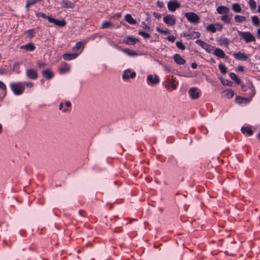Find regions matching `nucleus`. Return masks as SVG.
Instances as JSON below:
<instances>
[{"mask_svg":"<svg viewBox=\"0 0 260 260\" xmlns=\"http://www.w3.org/2000/svg\"><path fill=\"white\" fill-rule=\"evenodd\" d=\"M11 90L14 94L19 95L23 93L25 87L22 82H13L10 85Z\"/></svg>","mask_w":260,"mask_h":260,"instance_id":"nucleus-1","label":"nucleus"},{"mask_svg":"<svg viewBox=\"0 0 260 260\" xmlns=\"http://www.w3.org/2000/svg\"><path fill=\"white\" fill-rule=\"evenodd\" d=\"M238 33L243 40H245L247 43L255 41V38L253 35L249 31H242L238 30Z\"/></svg>","mask_w":260,"mask_h":260,"instance_id":"nucleus-2","label":"nucleus"},{"mask_svg":"<svg viewBox=\"0 0 260 260\" xmlns=\"http://www.w3.org/2000/svg\"><path fill=\"white\" fill-rule=\"evenodd\" d=\"M185 16L190 23L198 24L200 22V17L194 12H187Z\"/></svg>","mask_w":260,"mask_h":260,"instance_id":"nucleus-3","label":"nucleus"},{"mask_svg":"<svg viewBox=\"0 0 260 260\" xmlns=\"http://www.w3.org/2000/svg\"><path fill=\"white\" fill-rule=\"evenodd\" d=\"M164 22L168 25L173 26L175 24L176 19L173 15L168 14L163 18Z\"/></svg>","mask_w":260,"mask_h":260,"instance_id":"nucleus-4","label":"nucleus"},{"mask_svg":"<svg viewBox=\"0 0 260 260\" xmlns=\"http://www.w3.org/2000/svg\"><path fill=\"white\" fill-rule=\"evenodd\" d=\"M180 7V4L177 1H170L168 3V8L171 12H174Z\"/></svg>","mask_w":260,"mask_h":260,"instance_id":"nucleus-5","label":"nucleus"},{"mask_svg":"<svg viewBox=\"0 0 260 260\" xmlns=\"http://www.w3.org/2000/svg\"><path fill=\"white\" fill-rule=\"evenodd\" d=\"M139 41V39L133 36H129L123 39V43L128 45H134L136 43L138 42Z\"/></svg>","mask_w":260,"mask_h":260,"instance_id":"nucleus-6","label":"nucleus"},{"mask_svg":"<svg viewBox=\"0 0 260 260\" xmlns=\"http://www.w3.org/2000/svg\"><path fill=\"white\" fill-rule=\"evenodd\" d=\"M147 81L149 85L157 84L159 82V78L157 75H149L147 77Z\"/></svg>","mask_w":260,"mask_h":260,"instance_id":"nucleus-7","label":"nucleus"},{"mask_svg":"<svg viewBox=\"0 0 260 260\" xmlns=\"http://www.w3.org/2000/svg\"><path fill=\"white\" fill-rule=\"evenodd\" d=\"M188 94L190 97L192 99H198L200 96V92L198 91V88L192 87L188 90Z\"/></svg>","mask_w":260,"mask_h":260,"instance_id":"nucleus-8","label":"nucleus"},{"mask_svg":"<svg viewBox=\"0 0 260 260\" xmlns=\"http://www.w3.org/2000/svg\"><path fill=\"white\" fill-rule=\"evenodd\" d=\"M201 34L199 32L197 31H188L184 32L182 36L186 37L187 39H193L198 38L200 36Z\"/></svg>","mask_w":260,"mask_h":260,"instance_id":"nucleus-9","label":"nucleus"},{"mask_svg":"<svg viewBox=\"0 0 260 260\" xmlns=\"http://www.w3.org/2000/svg\"><path fill=\"white\" fill-rule=\"evenodd\" d=\"M136 74L135 72H131V70H126L123 72L122 75V79L125 81L128 80L129 78L134 79L135 78Z\"/></svg>","mask_w":260,"mask_h":260,"instance_id":"nucleus-10","label":"nucleus"},{"mask_svg":"<svg viewBox=\"0 0 260 260\" xmlns=\"http://www.w3.org/2000/svg\"><path fill=\"white\" fill-rule=\"evenodd\" d=\"M26 76L28 78L33 80L36 79L38 78L37 72L31 69L26 70Z\"/></svg>","mask_w":260,"mask_h":260,"instance_id":"nucleus-11","label":"nucleus"},{"mask_svg":"<svg viewBox=\"0 0 260 260\" xmlns=\"http://www.w3.org/2000/svg\"><path fill=\"white\" fill-rule=\"evenodd\" d=\"M49 22L54 23L55 25L63 27L66 26L67 23L66 21L63 19L62 20H59L58 19H56L55 18H50Z\"/></svg>","mask_w":260,"mask_h":260,"instance_id":"nucleus-12","label":"nucleus"},{"mask_svg":"<svg viewBox=\"0 0 260 260\" xmlns=\"http://www.w3.org/2000/svg\"><path fill=\"white\" fill-rule=\"evenodd\" d=\"M230 11V9L228 7L224 6H219L216 9L217 13L223 15L229 14Z\"/></svg>","mask_w":260,"mask_h":260,"instance_id":"nucleus-13","label":"nucleus"},{"mask_svg":"<svg viewBox=\"0 0 260 260\" xmlns=\"http://www.w3.org/2000/svg\"><path fill=\"white\" fill-rule=\"evenodd\" d=\"M233 56L236 59L239 60H246L248 58V57L246 54L241 52L234 53Z\"/></svg>","mask_w":260,"mask_h":260,"instance_id":"nucleus-14","label":"nucleus"},{"mask_svg":"<svg viewBox=\"0 0 260 260\" xmlns=\"http://www.w3.org/2000/svg\"><path fill=\"white\" fill-rule=\"evenodd\" d=\"M42 76L47 80H50L53 77L54 74L49 69H47L42 72Z\"/></svg>","mask_w":260,"mask_h":260,"instance_id":"nucleus-15","label":"nucleus"},{"mask_svg":"<svg viewBox=\"0 0 260 260\" xmlns=\"http://www.w3.org/2000/svg\"><path fill=\"white\" fill-rule=\"evenodd\" d=\"M79 55L78 53H64L62 57L64 60H70L76 58Z\"/></svg>","mask_w":260,"mask_h":260,"instance_id":"nucleus-16","label":"nucleus"},{"mask_svg":"<svg viewBox=\"0 0 260 260\" xmlns=\"http://www.w3.org/2000/svg\"><path fill=\"white\" fill-rule=\"evenodd\" d=\"M173 58L176 63L179 65H183L185 63L186 61L178 54L174 55Z\"/></svg>","mask_w":260,"mask_h":260,"instance_id":"nucleus-17","label":"nucleus"},{"mask_svg":"<svg viewBox=\"0 0 260 260\" xmlns=\"http://www.w3.org/2000/svg\"><path fill=\"white\" fill-rule=\"evenodd\" d=\"M74 6V3L69 0H63L61 3V6L64 8H73Z\"/></svg>","mask_w":260,"mask_h":260,"instance_id":"nucleus-18","label":"nucleus"},{"mask_svg":"<svg viewBox=\"0 0 260 260\" xmlns=\"http://www.w3.org/2000/svg\"><path fill=\"white\" fill-rule=\"evenodd\" d=\"M20 48L21 49H24L27 51H32L35 49L36 47L32 43H28L25 45L20 46Z\"/></svg>","mask_w":260,"mask_h":260,"instance_id":"nucleus-19","label":"nucleus"},{"mask_svg":"<svg viewBox=\"0 0 260 260\" xmlns=\"http://www.w3.org/2000/svg\"><path fill=\"white\" fill-rule=\"evenodd\" d=\"M214 54L216 56L221 58H223L225 57V54L224 51L220 48L215 49V50H214Z\"/></svg>","mask_w":260,"mask_h":260,"instance_id":"nucleus-20","label":"nucleus"},{"mask_svg":"<svg viewBox=\"0 0 260 260\" xmlns=\"http://www.w3.org/2000/svg\"><path fill=\"white\" fill-rule=\"evenodd\" d=\"M175 79L174 78H171L170 80V83L166 85V88L168 90H169L170 87H171L173 89H175L177 86L175 84Z\"/></svg>","mask_w":260,"mask_h":260,"instance_id":"nucleus-21","label":"nucleus"},{"mask_svg":"<svg viewBox=\"0 0 260 260\" xmlns=\"http://www.w3.org/2000/svg\"><path fill=\"white\" fill-rule=\"evenodd\" d=\"M70 70V66L66 63L59 68V72L60 74H62L66 72H68Z\"/></svg>","mask_w":260,"mask_h":260,"instance_id":"nucleus-22","label":"nucleus"},{"mask_svg":"<svg viewBox=\"0 0 260 260\" xmlns=\"http://www.w3.org/2000/svg\"><path fill=\"white\" fill-rule=\"evenodd\" d=\"M125 20L129 24L134 25L137 23V21L134 19L131 15L126 14L124 17Z\"/></svg>","mask_w":260,"mask_h":260,"instance_id":"nucleus-23","label":"nucleus"},{"mask_svg":"<svg viewBox=\"0 0 260 260\" xmlns=\"http://www.w3.org/2000/svg\"><path fill=\"white\" fill-rule=\"evenodd\" d=\"M221 20L224 22V23H226L227 24H229L231 23V21L232 20V17L230 16L229 14H227L224 15H222L221 17Z\"/></svg>","mask_w":260,"mask_h":260,"instance_id":"nucleus-24","label":"nucleus"},{"mask_svg":"<svg viewBox=\"0 0 260 260\" xmlns=\"http://www.w3.org/2000/svg\"><path fill=\"white\" fill-rule=\"evenodd\" d=\"M241 131L242 133H246L248 136H252L253 134L252 130L248 127L243 126L241 128Z\"/></svg>","mask_w":260,"mask_h":260,"instance_id":"nucleus-25","label":"nucleus"},{"mask_svg":"<svg viewBox=\"0 0 260 260\" xmlns=\"http://www.w3.org/2000/svg\"><path fill=\"white\" fill-rule=\"evenodd\" d=\"M121 51L126 53V54H127L128 56H137L138 55V53H136V52H134L133 51H132V50L129 49H122L121 50Z\"/></svg>","mask_w":260,"mask_h":260,"instance_id":"nucleus-26","label":"nucleus"},{"mask_svg":"<svg viewBox=\"0 0 260 260\" xmlns=\"http://www.w3.org/2000/svg\"><path fill=\"white\" fill-rule=\"evenodd\" d=\"M230 76L232 79H233L235 82L237 84H240L241 83V80L238 78L237 75L234 73H231Z\"/></svg>","mask_w":260,"mask_h":260,"instance_id":"nucleus-27","label":"nucleus"},{"mask_svg":"<svg viewBox=\"0 0 260 260\" xmlns=\"http://www.w3.org/2000/svg\"><path fill=\"white\" fill-rule=\"evenodd\" d=\"M224 96L228 99H231L234 95V92L231 89H227L224 91Z\"/></svg>","mask_w":260,"mask_h":260,"instance_id":"nucleus-28","label":"nucleus"},{"mask_svg":"<svg viewBox=\"0 0 260 260\" xmlns=\"http://www.w3.org/2000/svg\"><path fill=\"white\" fill-rule=\"evenodd\" d=\"M43 0H27L26 1V8L27 10H29V7L34 5L35 4H36L37 2H41Z\"/></svg>","mask_w":260,"mask_h":260,"instance_id":"nucleus-29","label":"nucleus"},{"mask_svg":"<svg viewBox=\"0 0 260 260\" xmlns=\"http://www.w3.org/2000/svg\"><path fill=\"white\" fill-rule=\"evenodd\" d=\"M232 9L236 13H240L242 11L241 7L238 3H234L232 5Z\"/></svg>","mask_w":260,"mask_h":260,"instance_id":"nucleus-30","label":"nucleus"},{"mask_svg":"<svg viewBox=\"0 0 260 260\" xmlns=\"http://www.w3.org/2000/svg\"><path fill=\"white\" fill-rule=\"evenodd\" d=\"M235 20L237 23H242L246 19V17L237 15L234 17Z\"/></svg>","mask_w":260,"mask_h":260,"instance_id":"nucleus-31","label":"nucleus"},{"mask_svg":"<svg viewBox=\"0 0 260 260\" xmlns=\"http://www.w3.org/2000/svg\"><path fill=\"white\" fill-rule=\"evenodd\" d=\"M83 48H84L83 43H82V42H79L76 44V45L74 47H73V51H78L81 48L83 49Z\"/></svg>","mask_w":260,"mask_h":260,"instance_id":"nucleus-32","label":"nucleus"},{"mask_svg":"<svg viewBox=\"0 0 260 260\" xmlns=\"http://www.w3.org/2000/svg\"><path fill=\"white\" fill-rule=\"evenodd\" d=\"M252 24L256 26H258L260 25V21L258 18L256 16H253L251 17Z\"/></svg>","mask_w":260,"mask_h":260,"instance_id":"nucleus-33","label":"nucleus"},{"mask_svg":"<svg viewBox=\"0 0 260 260\" xmlns=\"http://www.w3.org/2000/svg\"><path fill=\"white\" fill-rule=\"evenodd\" d=\"M113 26V24L110 21H106L103 22V23H102V24L101 25V28L102 29L108 28H109L111 26Z\"/></svg>","mask_w":260,"mask_h":260,"instance_id":"nucleus-34","label":"nucleus"},{"mask_svg":"<svg viewBox=\"0 0 260 260\" xmlns=\"http://www.w3.org/2000/svg\"><path fill=\"white\" fill-rule=\"evenodd\" d=\"M218 68H219V70H220V72L222 74L225 75L226 73V72H227L226 68L224 64L221 63H219L218 65Z\"/></svg>","mask_w":260,"mask_h":260,"instance_id":"nucleus-35","label":"nucleus"},{"mask_svg":"<svg viewBox=\"0 0 260 260\" xmlns=\"http://www.w3.org/2000/svg\"><path fill=\"white\" fill-rule=\"evenodd\" d=\"M207 30H208L212 33L215 32L217 30V28L215 27V24H209L207 27Z\"/></svg>","mask_w":260,"mask_h":260,"instance_id":"nucleus-36","label":"nucleus"},{"mask_svg":"<svg viewBox=\"0 0 260 260\" xmlns=\"http://www.w3.org/2000/svg\"><path fill=\"white\" fill-rule=\"evenodd\" d=\"M36 15L37 17H42L43 18L46 19L49 22L50 18H51V17L46 15L45 13L42 12H37L36 13Z\"/></svg>","mask_w":260,"mask_h":260,"instance_id":"nucleus-37","label":"nucleus"},{"mask_svg":"<svg viewBox=\"0 0 260 260\" xmlns=\"http://www.w3.org/2000/svg\"><path fill=\"white\" fill-rule=\"evenodd\" d=\"M248 4L249 5L250 8L252 10H255L256 8V3L254 0H249Z\"/></svg>","mask_w":260,"mask_h":260,"instance_id":"nucleus-38","label":"nucleus"},{"mask_svg":"<svg viewBox=\"0 0 260 260\" xmlns=\"http://www.w3.org/2000/svg\"><path fill=\"white\" fill-rule=\"evenodd\" d=\"M138 34L145 39H149L151 37L149 34L142 30H140Z\"/></svg>","mask_w":260,"mask_h":260,"instance_id":"nucleus-39","label":"nucleus"},{"mask_svg":"<svg viewBox=\"0 0 260 260\" xmlns=\"http://www.w3.org/2000/svg\"><path fill=\"white\" fill-rule=\"evenodd\" d=\"M221 81L222 84L223 85H227L229 86H232L233 85V82L228 80V79H225L224 78H221Z\"/></svg>","mask_w":260,"mask_h":260,"instance_id":"nucleus-40","label":"nucleus"},{"mask_svg":"<svg viewBox=\"0 0 260 260\" xmlns=\"http://www.w3.org/2000/svg\"><path fill=\"white\" fill-rule=\"evenodd\" d=\"M203 49L207 52L211 53L213 50L214 47L208 43H206Z\"/></svg>","mask_w":260,"mask_h":260,"instance_id":"nucleus-41","label":"nucleus"},{"mask_svg":"<svg viewBox=\"0 0 260 260\" xmlns=\"http://www.w3.org/2000/svg\"><path fill=\"white\" fill-rule=\"evenodd\" d=\"M176 45L177 48L181 50H184L185 49V46L181 41H177L176 42Z\"/></svg>","mask_w":260,"mask_h":260,"instance_id":"nucleus-42","label":"nucleus"},{"mask_svg":"<svg viewBox=\"0 0 260 260\" xmlns=\"http://www.w3.org/2000/svg\"><path fill=\"white\" fill-rule=\"evenodd\" d=\"M156 30L158 32H160V33H161L162 34H164V35H167V34H170V31L168 29L164 30V29H161L160 28H159L158 27H156Z\"/></svg>","mask_w":260,"mask_h":260,"instance_id":"nucleus-43","label":"nucleus"},{"mask_svg":"<svg viewBox=\"0 0 260 260\" xmlns=\"http://www.w3.org/2000/svg\"><path fill=\"white\" fill-rule=\"evenodd\" d=\"M196 43L198 45H199L200 46H201L203 49L207 43H206L201 40H197L196 41Z\"/></svg>","mask_w":260,"mask_h":260,"instance_id":"nucleus-44","label":"nucleus"},{"mask_svg":"<svg viewBox=\"0 0 260 260\" xmlns=\"http://www.w3.org/2000/svg\"><path fill=\"white\" fill-rule=\"evenodd\" d=\"M246 100V99L245 98H243L239 96H237L236 97V101L238 104H241L244 102V101Z\"/></svg>","mask_w":260,"mask_h":260,"instance_id":"nucleus-45","label":"nucleus"},{"mask_svg":"<svg viewBox=\"0 0 260 260\" xmlns=\"http://www.w3.org/2000/svg\"><path fill=\"white\" fill-rule=\"evenodd\" d=\"M46 63L45 62L41 61H38L37 62V66L38 68L40 69L43 68L46 66Z\"/></svg>","mask_w":260,"mask_h":260,"instance_id":"nucleus-46","label":"nucleus"},{"mask_svg":"<svg viewBox=\"0 0 260 260\" xmlns=\"http://www.w3.org/2000/svg\"><path fill=\"white\" fill-rule=\"evenodd\" d=\"M27 33L28 34V37L30 38H32V37H34L35 35V31L33 29H29L27 31Z\"/></svg>","mask_w":260,"mask_h":260,"instance_id":"nucleus-47","label":"nucleus"},{"mask_svg":"<svg viewBox=\"0 0 260 260\" xmlns=\"http://www.w3.org/2000/svg\"><path fill=\"white\" fill-rule=\"evenodd\" d=\"M63 103H60L59 105V109L60 110H62L63 112H67L68 111V108H64L63 109Z\"/></svg>","mask_w":260,"mask_h":260,"instance_id":"nucleus-48","label":"nucleus"},{"mask_svg":"<svg viewBox=\"0 0 260 260\" xmlns=\"http://www.w3.org/2000/svg\"><path fill=\"white\" fill-rule=\"evenodd\" d=\"M22 83L23 84L24 86V85H26L27 87H32L34 86V83L31 82H22Z\"/></svg>","mask_w":260,"mask_h":260,"instance_id":"nucleus-49","label":"nucleus"},{"mask_svg":"<svg viewBox=\"0 0 260 260\" xmlns=\"http://www.w3.org/2000/svg\"><path fill=\"white\" fill-rule=\"evenodd\" d=\"M156 5L159 8H162L164 7V4L161 1H158L156 3Z\"/></svg>","mask_w":260,"mask_h":260,"instance_id":"nucleus-50","label":"nucleus"},{"mask_svg":"<svg viewBox=\"0 0 260 260\" xmlns=\"http://www.w3.org/2000/svg\"><path fill=\"white\" fill-rule=\"evenodd\" d=\"M167 39L170 42H174L176 38L174 36H169L167 37Z\"/></svg>","mask_w":260,"mask_h":260,"instance_id":"nucleus-51","label":"nucleus"},{"mask_svg":"<svg viewBox=\"0 0 260 260\" xmlns=\"http://www.w3.org/2000/svg\"><path fill=\"white\" fill-rule=\"evenodd\" d=\"M153 16H154L155 18H156V19H160V18H161V14H159V13H157V12H153Z\"/></svg>","mask_w":260,"mask_h":260,"instance_id":"nucleus-52","label":"nucleus"},{"mask_svg":"<svg viewBox=\"0 0 260 260\" xmlns=\"http://www.w3.org/2000/svg\"><path fill=\"white\" fill-rule=\"evenodd\" d=\"M141 26L146 29H149V26L144 21L141 23Z\"/></svg>","mask_w":260,"mask_h":260,"instance_id":"nucleus-53","label":"nucleus"},{"mask_svg":"<svg viewBox=\"0 0 260 260\" xmlns=\"http://www.w3.org/2000/svg\"><path fill=\"white\" fill-rule=\"evenodd\" d=\"M0 88L6 91V86L4 83L0 81Z\"/></svg>","mask_w":260,"mask_h":260,"instance_id":"nucleus-54","label":"nucleus"},{"mask_svg":"<svg viewBox=\"0 0 260 260\" xmlns=\"http://www.w3.org/2000/svg\"><path fill=\"white\" fill-rule=\"evenodd\" d=\"M215 27L217 28V30H222V26L220 23H215Z\"/></svg>","mask_w":260,"mask_h":260,"instance_id":"nucleus-55","label":"nucleus"},{"mask_svg":"<svg viewBox=\"0 0 260 260\" xmlns=\"http://www.w3.org/2000/svg\"><path fill=\"white\" fill-rule=\"evenodd\" d=\"M79 214L81 215V216H86V213L85 211L84 210H80L79 211Z\"/></svg>","mask_w":260,"mask_h":260,"instance_id":"nucleus-56","label":"nucleus"},{"mask_svg":"<svg viewBox=\"0 0 260 260\" xmlns=\"http://www.w3.org/2000/svg\"><path fill=\"white\" fill-rule=\"evenodd\" d=\"M247 86L244 84H242V90L243 91H245L247 90Z\"/></svg>","mask_w":260,"mask_h":260,"instance_id":"nucleus-57","label":"nucleus"},{"mask_svg":"<svg viewBox=\"0 0 260 260\" xmlns=\"http://www.w3.org/2000/svg\"><path fill=\"white\" fill-rule=\"evenodd\" d=\"M198 67V64L196 62L192 63L191 68L193 69H196Z\"/></svg>","mask_w":260,"mask_h":260,"instance_id":"nucleus-58","label":"nucleus"},{"mask_svg":"<svg viewBox=\"0 0 260 260\" xmlns=\"http://www.w3.org/2000/svg\"><path fill=\"white\" fill-rule=\"evenodd\" d=\"M6 73V71L4 69H0V75H4Z\"/></svg>","mask_w":260,"mask_h":260,"instance_id":"nucleus-59","label":"nucleus"},{"mask_svg":"<svg viewBox=\"0 0 260 260\" xmlns=\"http://www.w3.org/2000/svg\"><path fill=\"white\" fill-rule=\"evenodd\" d=\"M237 69L238 71H241V72L244 71V68H243V67H242L241 66H239L237 68Z\"/></svg>","mask_w":260,"mask_h":260,"instance_id":"nucleus-60","label":"nucleus"},{"mask_svg":"<svg viewBox=\"0 0 260 260\" xmlns=\"http://www.w3.org/2000/svg\"><path fill=\"white\" fill-rule=\"evenodd\" d=\"M65 105L67 107H69L71 106V103L70 102L68 101L65 102Z\"/></svg>","mask_w":260,"mask_h":260,"instance_id":"nucleus-61","label":"nucleus"},{"mask_svg":"<svg viewBox=\"0 0 260 260\" xmlns=\"http://www.w3.org/2000/svg\"><path fill=\"white\" fill-rule=\"evenodd\" d=\"M19 64L18 62H16L14 64V70L16 68H19Z\"/></svg>","mask_w":260,"mask_h":260,"instance_id":"nucleus-62","label":"nucleus"},{"mask_svg":"<svg viewBox=\"0 0 260 260\" xmlns=\"http://www.w3.org/2000/svg\"><path fill=\"white\" fill-rule=\"evenodd\" d=\"M96 35H92L90 37L89 39L90 40H93L95 39V38H96Z\"/></svg>","mask_w":260,"mask_h":260,"instance_id":"nucleus-63","label":"nucleus"},{"mask_svg":"<svg viewBox=\"0 0 260 260\" xmlns=\"http://www.w3.org/2000/svg\"><path fill=\"white\" fill-rule=\"evenodd\" d=\"M223 43H225L226 45H228V39L226 38H224L223 39Z\"/></svg>","mask_w":260,"mask_h":260,"instance_id":"nucleus-64","label":"nucleus"}]
</instances>
